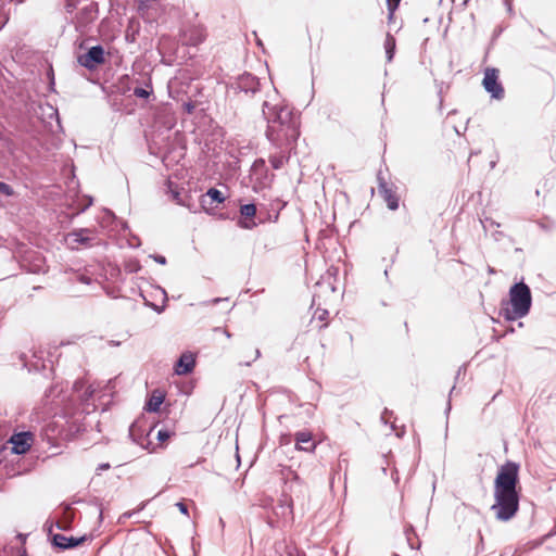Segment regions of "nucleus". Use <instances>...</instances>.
Masks as SVG:
<instances>
[{"mask_svg": "<svg viewBox=\"0 0 556 556\" xmlns=\"http://www.w3.org/2000/svg\"><path fill=\"white\" fill-rule=\"evenodd\" d=\"M288 159L286 154H275L269 156V162L275 169H279L288 162Z\"/></svg>", "mask_w": 556, "mask_h": 556, "instance_id": "20", "label": "nucleus"}, {"mask_svg": "<svg viewBox=\"0 0 556 556\" xmlns=\"http://www.w3.org/2000/svg\"><path fill=\"white\" fill-rule=\"evenodd\" d=\"M169 437H170V433L167 430L162 429V430H159V432H157V439L161 442L166 441L167 439H169Z\"/></svg>", "mask_w": 556, "mask_h": 556, "instance_id": "27", "label": "nucleus"}, {"mask_svg": "<svg viewBox=\"0 0 556 556\" xmlns=\"http://www.w3.org/2000/svg\"><path fill=\"white\" fill-rule=\"evenodd\" d=\"M240 214H241V216H243L245 218L254 217L256 214V206L252 203L244 204L240 208Z\"/></svg>", "mask_w": 556, "mask_h": 556, "instance_id": "22", "label": "nucleus"}, {"mask_svg": "<svg viewBox=\"0 0 556 556\" xmlns=\"http://www.w3.org/2000/svg\"><path fill=\"white\" fill-rule=\"evenodd\" d=\"M315 318L318 320H326L328 317V311L327 309H317L314 315Z\"/></svg>", "mask_w": 556, "mask_h": 556, "instance_id": "25", "label": "nucleus"}, {"mask_svg": "<svg viewBox=\"0 0 556 556\" xmlns=\"http://www.w3.org/2000/svg\"><path fill=\"white\" fill-rule=\"evenodd\" d=\"M99 518L102 519V510H100Z\"/></svg>", "mask_w": 556, "mask_h": 556, "instance_id": "38", "label": "nucleus"}, {"mask_svg": "<svg viewBox=\"0 0 556 556\" xmlns=\"http://www.w3.org/2000/svg\"><path fill=\"white\" fill-rule=\"evenodd\" d=\"M195 365V361L192 354L184 353L176 363L175 372L177 375L190 374Z\"/></svg>", "mask_w": 556, "mask_h": 556, "instance_id": "14", "label": "nucleus"}, {"mask_svg": "<svg viewBox=\"0 0 556 556\" xmlns=\"http://www.w3.org/2000/svg\"><path fill=\"white\" fill-rule=\"evenodd\" d=\"M241 226L244 227V228H251L252 225H250L248 223H241Z\"/></svg>", "mask_w": 556, "mask_h": 556, "instance_id": "35", "label": "nucleus"}, {"mask_svg": "<svg viewBox=\"0 0 556 556\" xmlns=\"http://www.w3.org/2000/svg\"><path fill=\"white\" fill-rule=\"evenodd\" d=\"M184 109L188 114H191L195 109V104L193 102H186L184 103Z\"/></svg>", "mask_w": 556, "mask_h": 556, "instance_id": "30", "label": "nucleus"}, {"mask_svg": "<svg viewBox=\"0 0 556 556\" xmlns=\"http://www.w3.org/2000/svg\"><path fill=\"white\" fill-rule=\"evenodd\" d=\"M27 256H25L21 263V266L25 269H27L30 273L38 274L43 270V261L42 258L37 255L34 258V263L27 264Z\"/></svg>", "mask_w": 556, "mask_h": 556, "instance_id": "15", "label": "nucleus"}, {"mask_svg": "<svg viewBox=\"0 0 556 556\" xmlns=\"http://www.w3.org/2000/svg\"><path fill=\"white\" fill-rule=\"evenodd\" d=\"M377 181H378V191H379L380 195L383 198V200L386 201L388 207L391 211L397 210L399 198L395 194L393 187L387 182V179H386L382 170L378 172Z\"/></svg>", "mask_w": 556, "mask_h": 556, "instance_id": "7", "label": "nucleus"}, {"mask_svg": "<svg viewBox=\"0 0 556 556\" xmlns=\"http://www.w3.org/2000/svg\"><path fill=\"white\" fill-rule=\"evenodd\" d=\"M164 401L163 395L153 394L146 404V410L148 412H157Z\"/></svg>", "mask_w": 556, "mask_h": 556, "instance_id": "18", "label": "nucleus"}, {"mask_svg": "<svg viewBox=\"0 0 556 556\" xmlns=\"http://www.w3.org/2000/svg\"><path fill=\"white\" fill-rule=\"evenodd\" d=\"M393 556H400V555H397V554H394Z\"/></svg>", "mask_w": 556, "mask_h": 556, "instance_id": "39", "label": "nucleus"}, {"mask_svg": "<svg viewBox=\"0 0 556 556\" xmlns=\"http://www.w3.org/2000/svg\"><path fill=\"white\" fill-rule=\"evenodd\" d=\"M156 1L157 0H138V11L143 15L146 10L149 8V3Z\"/></svg>", "mask_w": 556, "mask_h": 556, "instance_id": "24", "label": "nucleus"}, {"mask_svg": "<svg viewBox=\"0 0 556 556\" xmlns=\"http://www.w3.org/2000/svg\"><path fill=\"white\" fill-rule=\"evenodd\" d=\"M161 159H162V162L164 163L165 166H168V163H169V155L168 154H162L161 155Z\"/></svg>", "mask_w": 556, "mask_h": 556, "instance_id": "33", "label": "nucleus"}, {"mask_svg": "<svg viewBox=\"0 0 556 556\" xmlns=\"http://www.w3.org/2000/svg\"><path fill=\"white\" fill-rule=\"evenodd\" d=\"M220 301H222V299L216 298V299L212 300V303H213V304H216V303H218V302H220Z\"/></svg>", "mask_w": 556, "mask_h": 556, "instance_id": "36", "label": "nucleus"}, {"mask_svg": "<svg viewBox=\"0 0 556 556\" xmlns=\"http://www.w3.org/2000/svg\"><path fill=\"white\" fill-rule=\"evenodd\" d=\"M400 1L401 0H387L388 9L391 13H393L397 9Z\"/></svg>", "mask_w": 556, "mask_h": 556, "instance_id": "28", "label": "nucleus"}, {"mask_svg": "<svg viewBox=\"0 0 556 556\" xmlns=\"http://www.w3.org/2000/svg\"><path fill=\"white\" fill-rule=\"evenodd\" d=\"M384 48H386L389 61L392 60L393 52H394V49H395V39L390 34L387 35V39H386V42H384Z\"/></svg>", "mask_w": 556, "mask_h": 556, "instance_id": "21", "label": "nucleus"}, {"mask_svg": "<svg viewBox=\"0 0 556 556\" xmlns=\"http://www.w3.org/2000/svg\"><path fill=\"white\" fill-rule=\"evenodd\" d=\"M261 356V352L258 349H255L254 352H253V357H251L250 361L245 362L244 365L245 366H250L254 361H256L258 357Z\"/></svg>", "mask_w": 556, "mask_h": 556, "instance_id": "29", "label": "nucleus"}, {"mask_svg": "<svg viewBox=\"0 0 556 556\" xmlns=\"http://www.w3.org/2000/svg\"><path fill=\"white\" fill-rule=\"evenodd\" d=\"M33 441L34 434L29 431H25L14 433L9 442L12 444V451L15 454H24L30 448Z\"/></svg>", "mask_w": 556, "mask_h": 556, "instance_id": "8", "label": "nucleus"}, {"mask_svg": "<svg viewBox=\"0 0 556 556\" xmlns=\"http://www.w3.org/2000/svg\"><path fill=\"white\" fill-rule=\"evenodd\" d=\"M63 428L55 421L47 422L40 431L42 440H46L50 445H56L59 435L62 433Z\"/></svg>", "mask_w": 556, "mask_h": 556, "instance_id": "13", "label": "nucleus"}, {"mask_svg": "<svg viewBox=\"0 0 556 556\" xmlns=\"http://www.w3.org/2000/svg\"><path fill=\"white\" fill-rule=\"evenodd\" d=\"M105 61V52L101 46L91 47L87 53L78 58L79 64L88 70H94Z\"/></svg>", "mask_w": 556, "mask_h": 556, "instance_id": "6", "label": "nucleus"}, {"mask_svg": "<svg viewBox=\"0 0 556 556\" xmlns=\"http://www.w3.org/2000/svg\"><path fill=\"white\" fill-rule=\"evenodd\" d=\"M531 304L530 288L525 282H517L509 289V300L502 302L500 314L506 320H517L529 314Z\"/></svg>", "mask_w": 556, "mask_h": 556, "instance_id": "2", "label": "nucleus"}, {"mask_svg": "<svg viewBox=\"0 0 556 556\" xmlns=\"http://www.w3.org/2000/svg\"><path fill=\"white\" fill-rule=\"evenodd\" d=\"M176 506H177V508L179 509V511H180L181 514H184V515H187V514H188V507H187V505H186L185 503H182V502H178V503L176 504Z\"/></svg>", "mask_w": 556, "mask_h": 556, "instance_id": "31", "label": "nucleus"}, {"mask_svg": "<svg viewBox=\"0 0 556 556\" xmlns=\"http://www.w3.org/2000/svg\"><path fill=\"white\" fill-rule=\"evenodd\" d=\"M98 8L97 4L90 2L88 5L83 8L76 16V28L83 29L87 27L91 22L97 18Z\"/></svg>", "mask_w": 556, "mask_h": 556, "instance_id": "9", "label": "nucleus"}, {"mask_svg": "<svg viewBox=\"0 0 556 556\" xmlns=\"http://www.w3.org/2000/svg\"><path fill=\"white\" fill-rule=\"evenodd\" d=\"M87 540L86 535L75 538V536H65L63 534H54L52 538L53 545L61 549L74 548L80 544H83Z\"/></svg>", "mask_w": 556, "mask_h": 556, "instance_id": "12", "label": "nucleus"}, {"mask_svg": "<svg viewBox=\"0 0 556 556\" xmlns=\"http://www.w3.org/2000/svg\"><path fill=\"white\" fill-rule=\"evenodd\" d=\"M482 86L493 99L502 100L505 97V89L500 81V71L495 67H486L482 79Z\"/></svg>", "mask_w": 556, "mask_h": 556, "instance_id": "4", "label": "nucleus"}, {"mask_svg": "<svg viewBox=\"0 0 556 556\" xmlns=\"http://www.w3.org/2000/svg\"><path fill=\"white\" fill-rule=\"evenodd\" d=\"M205 198H208L212 201L217 202V203H222L225 201V197L223 195V193L215 188H211L207 190L206 194L204 195V198L202 200L203 204L206 202Z\"/></svg>", "mask_w": 556, "mask_h": 556, "instance_id": "19", "label": "nucleus"}, {"mask_svg": "<svg viewBox=\"0 0 556 556\" xmlns=\"http://www.w3.org/2000/svg\"><path fill=\"white\" fill-rule=\"evenodd\" d=\"M0 194L10 197L13 194V189L10 185L0 181Z\"/></svg>", "mask_w": 556, "mask_h": 556, "instance_id": "23", "label": "nucleus"}, {"mask_svg": "<svg viewBox=\"0 0 556 556\" xmlns=\"http://www.w3.org/2000/svg\"><path fill=\"white\" fill-rule=\"evenodd\" d=\"M295 448L298 451L314 452L316 448V442L313 440L311 431H299L294 434Z\"/></svg>", "mask_w": 556, "mask_h": 556, "instance_id": "11", "label": "nucleus"}, {"mask_svg": "<svg viewBox=\"0 0 556 556\" xmlns=\"http://www.w3.org/2000/svg\"><path fill=\"white\" fill-rule=\"evenodd\" d=\"M518 472L519 465L514 462H506L498 469L494 481L495 503L491 506L497 520L508 521L519 509Z\"/></svg>", "mask_w": 556, "mask_h": 556, "instance_id": "1", "label": "nucleus"}, {"mask_svg": "<svg viewBox=\"0 0 556 556\" xmlns=\"http://www.w3.org/2000/svg\"><path fill=\"white\" fill-rule=\"evenodd\" d=\"M153 260L161 265L166 264V258L163 255H153Z\"/></svg>", "mask_w": 556, "mask_h": 556, "instance_id": "32", "label": "nucleus"}, {"mask_svg": "<svg viewBox=\"0 0 556 556\" xmlns=\"http://www.w3.org/2000/svg\"><path fill=\"white\" fill-rule=\"evenodd\" d=\"M300 117L289 110H281L269 126V136L275 139H298L300 136Z\"/></svg>", "mask_w": 556, "mask_h": 556, "instance_id": "3", "label": "nucleus"}, {"mask_svg": "<svg viewBox=\"0 0 556 556\" xmlns=\"http://www.w3.org/2000/svg\"><path fill=\"white\" fill-rule=\"evenodd\" d=\"M109 468H110V464L103 463V464L99 465L98 470L103 471V470H108Z\"/></svg>", "mask_w": 556, "mask_h": 556, "instance_id": "34", "label": "nucleus"}, {"mask_svg": "<svg viewBox=\"0 0 556 556\" xmlns=\"http://www.w3.org/2000/svg\"><path fill=\"white\" fill-rule=\"evenodd\" d=\"M137 430H138L137 425L132 424L129 428V437L131 438V440L135 443L139 444L140 446H142L144 448H149L150 442L148 441L146 444L147 439L143 437V433L137 434Z\"/></svg>", "mask_w": 556, "mask_h": 556, "instance_id": "16", "label": "nucleus"}, {"mask_svg": "<svg viewBox=\"0 0 556 556\" xmlns=\"http://www.w3.org/2000/svg\"><path fill=\"white\" fill-rule=\"evenodd\" d=\"M134 94L138 98H148L150 93L143 88H136Z\"/></svg>", "mask_w": 556, "mask_h": 556, "instance_id": "26", "label": "nucleus"}, {"mask_svg": "<svg viewBox=\"0 0 556 556\" xmlns=\"http://www.w3.org/2000/svg\"><path fill=\"white\" fill-rule=\"evenodd\" d=\"M206 39V29L202 25H193L184 31V40L187 45L198 46Z\"/></svg>", "mask_w": 556, "mask_h": 556, "instance_id": "10", "label": "nucleus"}, {"mask_svg": "<svg viewBox=\"0 0 556 556\" xmlns=\"http://www.w3.org/2000/svg\"><path fill=\"white\" fill-rule=\"evenodd\" d=\"M167 187V193L170 194L173 201H175L177 204H184V201L181 199V192L178 188V186L174 185L172 180L166 181Z\"/></svg>", "mask_w": 556, "mask_h": 556, "instance_id": "17", "label": "nucleus"}, {"mask_svg": "<svg viewBox=\"0 0 556 556\" xmlns=\"http://www.w3.org/2000/svg\"><path fill=\"white\" fill-rule=\"evenodd\" d=\"M149 151H150L151 153H154V148H153V146H152V144H150V146H149Z\"/></svg>", "mask_w": 556, "mask_h": 556, "instance_id": "37", "label": "nucleus"}, {"mask_svg": "<svg viewBox=\"0 0 556 556\" xmlns=\"http://www.w3.org/2000/svg\"><path fill=\"white\" fill-rule=\"evenodd\" d=\"M94 240L96 231L90 228L75 229L66 236V242L72 249L78 245L91 247Z\"/></svg>", "mask_w": 556, "mask_h": 556, "instance_id": "5", "label": "nucleus"}]
</instances>
